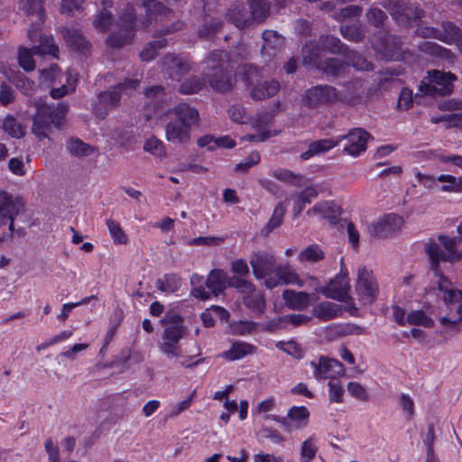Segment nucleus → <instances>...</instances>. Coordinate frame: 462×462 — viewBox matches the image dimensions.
<instances>
[{"mask_svg": "<svg viewBox=\"0 0 462 462\" xmlns=\"http://www.w3.org/2000/svg\"><path fill=\"white\" fill-rule=\"evenodd\" d=\"M319 51H328L329 52H344L345 60L339 58L327 59L318 64V67L325 74L331 77H339L349 69L352 66L357 70H369L372 65L359 54L347 51L340 41L333 36H324L320 38V47L314 51H310V47L305 45L302 48L303 61L305 63H316Z\"/></svg>", "mask_w": 462, "mask_h": 462, "instance_id": "nucleus-1", "label": "nucleus"}, {"mask_svg": "<svg viewBox=\"0 0 462 462\" xmlns=\"http://www.w3.org/2000/svg\"><path fill=\"white\" fill-rule=\"evenodd\" d=\"M64 37L66 38L67 42L75 48L76 50L85 53L89 49L88 42L85 40V38L80 34L78 31L75 30H66Z\"/></svg>", "mask_w": 462, "mask_h": 462, "instance_id": "nucleus-48", "label": "nucleus"}, {"mask_svg": "<svg viewBox=\"0 0 462 462\" xmlns=\"http://www.w3.org/2000/svg\"><path fill=\"white\" fill-rule=\"evenodd\" d=\"M246 276H233L228 277V287H233L242 293L250 294L254 291L252 282L245 279Z\"/></svg>", "mask_w": 462, "mask_h": 462, "instance_id": "nucleus-55", "label": "nucleus"}, {"mask_svg": "<svg viewBox=\"0 0 462 462\" xmlns=\"http://www.w3.org/2000/svg\"><path fill=\"white\" fill-rule=\"evenodd\" d=\"M439 161L449 170L460 169L462 170V155L458 154H439Z\"/></svg>", "mask_w": 462, "mask_h": 462, "instance_id": "nucleus-64", "label": "nucleus"}, {"mask_svg": "<svg viewBox=\"0 0 462 462\" xmlns=\"http://www.w3.org/2000/svg\"><path fill=\"white\" fill-rule=\"evenodd\" d=\"M68 112V106L59 103L56 106L38 105L33 116L32 134L39 139L48 138L54 128H60Z\"/></svg>", "mask_w": 462, "mask_h": 462, "instance_id": "nucleus-6", "label": "nucleus"}, {"mask_svg": "<svg viewBox=\"0 0 462 462\" xmlns=\"http://www.w3.org/2000/svg\"><path fill=\"white\" fill-rule=\"evenodd\" d=\"M254 351V346L246 342L236 341L232 343L230 348L223 352L221 356L228 361H235L252 355Z\"/></svg>", "mask_w": 462, "mask_h": 462, "instance_id": "nucleus-33", "label": "nucleus"}, {"mask_svg": "<svg viewBox=\"0 0 462 462\" xmlns=\"http://www.w3.org/2000/svg\"><path fill=\"white\" fill-rule=\"evenodd\" d=\"M282 296L285 304L293 310H304L310 302V296L303 291L286 290Z\"/></svg>", "mask_w": 462, "mask_h": 462, "instance_id": "nucleus-35", "label": "nucleus"}, {"mask_svg": "<svg viewBox=\"0 0 462 462\" xmlns=\"http://www.w3.org/2000/svg\"><path fill=\"white\" fill-rule=\"evenodd\" d=\"M253 273L256 279H265L273 276L276 261L270 254H254L250 259Z\"/></svg>", "mask_w": 462, "mask_h": 462, "instance_id": "nucleus-24", "label": "nucleus"}, {"mask_svg": "<svg viewBox=\"0 0 462 462\" xmlns=\"http://www.w3.org/2000/svg\"><path fill=\"white\" fill-rule=\"evenodd\" d=\"M166 45L165 39L155 40L144 46L140 53V58L143 61H150L153 60L160 49Z\"/></svg>", "mask_w": 462, "mask_h": 462, "instance_id": "nucleus-52", "label": "nucleus"}, {"mask_svg": "<svg viewBox=\"0 0 462 462\" xmlns=\"http://www.w3.org/2000/svg\"><path fill=\"white\" fill-rule=\"evenodd\" d=\"M263 44L262 47V55L266 58V61L271 60L284 46V39L276 31L265 30L262 33Z\"/></svg>", "mask_w": 462, "mask_h": 462, "instance_id": "nucleus-29", "label": "nucleus"}, {"mask_svg": "<svg viewBox=\"0 0 462 462\" xmlns=\"http://www.w3.org/2000/svg\"><path fill=\"white\" fill-rule=\"evenodd\" d=\"M118 26L119 33L124 32V35L119 37L117 32H114L106 41L107 44L114 48H119L129 43L134 37L135 23L132 6H129L126 11L120 15Z\"/></svg>", "mask_w": 462, "mask_h": 462, "instance_id": "nucleus-17", "label": "nucleus"}, {"mask_svg": "<svg viewBox=\"0 0 462 462\" xmlns=\"http://www.w3.org/2000/svg\"><path fill=\"white\" fill-rule=\"evenodd\" d=\"M260 435L262 438L270 439L273 444L283 446L285 442V438L282 434L274 429H271L268 427H264L260 430Z\"/></svg>", "mask_w": 462, "mask_h": 462, "instance_id": "nucleus-63", "label": "nucleus"}, {"mask_svg": "<svg viewBox=\"0 0 462 462\" xmlns=\"http://www.w3.org/2000/svg\"><path fill=\"white\" fill-rule=\"evenodd\" d=\"M432 285L437 288L439 296L451 312L440 318L441 325L452 328L462 325V291L455 288L452 282L442 273L437 274V280L432 282Z\"/></svg>", "mask_w": 462, "mask_h": 462, "instance_id": "nucleus-5", "label": "nucleus"}, {"mask_svg": "<svg viewBox=\"0 0 462 462\" xmlns=\"http://www.w3.org/2000/svg\"><path fill=\"white\" fill-rule=\"evenodd\" d=\"M369 134L361 128H355L347 134L338 136L340 142L345 140L346 143L343 152L350 156L356 157L366 150V143L369 139Z\"/></svg>", "mask_w": 462, "mask_h": 462, "instance_id": "nucleus-22", "label": "nucleus"}, {"mask_svg": "<svg viewBox=\"0 0 462 462\" xmlns=\"http://www.w3.org/2000/svg\"><path fill=\"white\" fill-rule=\"evenodd\" d=\"M402 225V217L396 214H387L371 223L367 230L372 236L382 238L394 234L401 229Z\"/></svg>", "mask_w": 462, "mask_h": 462, "instance_id": "nucleus-20", "label": "nucleus"}, {"mask_svg": "<svg viewBox=\"0 0 462 462\" xmlns=\"http://www.w3.org/2000/svg\"><path fill=\"white\" fill-rule=\"evenodd\" d=\"M418 32L422 37H432L448 44H456L462 53V35L459 28L450 23L442 24V30L427 27L419 29Z\"/></svg>", "mask_w": 462, "mask_h": 462, "instance_id": "nucleus-19", "label": "nucleus"}, {"mask_svg": "<svg viewBox=\"0 0 462 462\" xmlns=\"http://www.w3.org/2000/svg\"><path fill=\"white\" fill-rule=\"evenodd\" d=\"M143 149L145 152L155 156H162L165 153V145L163 142L154 136H152L145 141Z\"/></svg>", "mask_w": 462, "mask_h": 462, "instance_id": "nucleus-56", "label": "nucleus"}, {"mask_svg": "<svg viewBox=\"0 0 462 462\" xmlns=\"http://www.w3.org/2000/svg\"><path fill=\"white\" fill-rule=\"evenodd\" d=\"M261 156L257 152H252L244 161L236 165L235 170L240 172H246L253 166L260 162Z\"/></svg>", "mask_w": 462, "mask_h": 462, "instance_id": "nucleus-61", "label": "nucleus"}, {"mask_svg": "<svg viewBox=\"0 0 462 462\" xmlns=\"http://www.w3.org/2000/svg\"><path fill=\"white\" fill-rule=\"evenodd\" d=\"M232 60L226 51H214L203 62V76L210 87L217 91H226L234 85L235 79L230 74Z\"/></svg>", "mask_w": 462, "mask_h": 462, "instance_id": "nucleus-4", "label": "nucleus"}, {"mask_svg": "<svg viewBox=\"0 0 462 462\" xmlns=\"http://www.w3.org/2000/svg\"><path fill=\"white\" fill-rule=\"evenodd\" d=\"M407 324L431 328L434 321L423 310H413L407 315Z\"/></svg>", "mask_w": 462, "mask_h": 462, "instance_id": "nucleus-53", "label": "nucleus"}, {"mask_svg": "<svg viewBox=\"0 0 462 462\" xmlns=\"http://www.w3.org/2000/svg\"><path fill=\"white\" fill-rule=\"evenodd\" d=\"M68 150L70 154L76 157H87L95 151L94 147L83 143L79 139H71L68 143Z\"/></svg>", "mask_w": 462, "mask_h": 462, "instance_id": "nucleus-49", "label": "nucleus"}, {"mask_svg": "<svg viewBox=\"0 0 462 462\" xmlns=\"http://www.w3.org/2000/svg\"><path fill=\"white\" fill-rule=\"evenodd\" d=\"M206 286L208 291H206L204 287L199 285L192 289L191 294L195 298L203 300H208L211 294L218 296L228 287V276L226 273L221 269L212 270L207 277Z\"/></svg>", "mask_w": 462, "mask_h": 462, "instance_id": "nucleus-14", "label": "nucleus"}, {"mask_svg": "<svg viewBox=\"0 0 462 462\" xmlns=\"http://www.w3.org/2000/svg\"><path fill=\"white\" fill-rule=\"evenodd\" d=\"M245 304L253 311L263 313L265 308V301L260 293L247 294L245 297Z\"/></svg>", "mask_w": 462, "mask_h": 462, "instance_id": "nucleus-57", "label": "nucleus"}, {"mask_svg": "<svg viewBox=\"0 0 462 462\" xmlns=\"http://www.w3.org/2000/svg\"><path fill=\"white\" fill-rule=\"evenodd\" d=\"M229 117L237 124H246L250 121V116L245 109L239 105L232 106L228 110Z\"/></svg>", "mask_w": 462, "mask_h": 462, "instance_id": "nucleus-59", "label": "nucleus"}, {"mask_svg": "<svg viewBox=\"0 0 462 462\" xmlns=\"http://www.w3.org/2000/svg\"><path fill=\"white\" fill-rule=\"evenodd\" d=\"M181 286V279L174 273L165 274L156 282V288L164 293H173Z\"/></svg>", "mask_w": 462, "mask_h": 462, "instance_id": "nucleus-41", "label": "nucleus"}, {"mask_svg": "<svg viewBox=\"0 0 462 462\" xmlns=\"http://www.w3.org/2000/svg\"><path fill=\"white\" fill-rule=\"evenodd\" d=\"M250 13L254 22L261 23L269 14V0H250L248 2Z\"/></svg>", "mask_w": 462, "mask_h": 462, "instance_id": "nucleus-42", "label": "nucleus"}, {"mask_svg": "<svg viewBox=\"0 0 462 462\" xmlns=\"http://www.w3.org/2000/svg\"><path fill=\"white\" fill-rule=\"evenodd\" d=\"M313 369V377L317 381L334 380L345 374L344 365L335 358L320 356L310 363Z\"/></svg>", "mask_w": 462, "mask_h": 462, "instance_id": "nucleus-16", "label": "nucleus"}, {"mask_svg": "<svg viewBox=\"0 0 462 462\" xmlns=\"http://www.w3.org/2000/svg\"><path fill=\"white\" fill-rule=\"evenodd\" d=\"M106 223L115 245H125L128 243L127 236L118 222L107 219Z\"/></svg>", "mask_w": 462, "mask_h": 462, "instance_id": "nucleus-50", "label": "nucleus"}, {"mask_svg": "<svg viewBox=\"0 0 462 462\" xmlns=\"http://www.w3.org/2000/svg\"><path fill=\"white\" fill-rule=\"evenodd\" d=\"M257 328V324L253 321L248 320H239L233 322L229 326V331L232 335L236 336H246L254 331H255Z\"/></svg>", "mask_w": 462, "mask_h": 462, "instance_id": "nucleus-51", "label": "nucleus"}, {"mask_svg": "<svg viewBox=\"0 0 462 462\" xmlns=\"http://www.w3.org/2000/svg\"><path fill=\"white\" fill-rule=\"evenodd\" d=\"M41 75L45 82L52 84L50 94L53 98H60L76 88L77 74L71 70L62 74L57 65H52L42 69Z\"/></svg>", "mask_w": 462, "mask_h": 462, "instance_id": "nucleus-9", "label": "nucleus"}, {"mask_svg": "<svg viewBox=\"0 0 462 462\" xmlns=\"http://www.w3.org/2000/svg\"><path fill=\"white\" fill-rule=\"evenodd\" d=\"M438 182L442 183L440 190L447 193H462V177L451 174H440L437 177Z\"/></svg>", "mask_w": 462, "mask_h": 462, "instance_id": "nucleus-39", "label": "nucleus"}, {"mask_svg": "<svg viewBox=\"0 0 462 462\" xmlns=\"http://www.w3.org/2000/svg\"><path fill=\"white\" fill-rule=\"evenodd\" d=\"M280 89V83L276 80H266L254 86L251 91L254 99H264L274 96Z\"/></svg>", "mask_w": 462, "mask_h": 462, "instance_id": "nucleus-37", "label": "nucleus"}, {"mask_svg": "<svg viewBox=\"0 0 462 462\" xmlns=\"http://www.w3.org/2000/svg\"><path fill=\"white\" fill-rule=\"evenodd\" d=\"M28 38L32 42H39V45L32 49L21 47L18 51V62L25 71H32L35 68L33 55H52L57 56L58 48L53 42L51 36L43 35L40 32L39 24L32 25L28 30Z\"/></svg>", "mask_w": 462, "mask_h": 462, "instance_id": "nucleus-7", "label": "nucleus"}, {"mask_svg": "<svg viewBox=\"0 0 462 462\" xmlns=\"http://www.w3.org/2000/svg\"><path fill=\"white\" fill-rule=\"evenodd\" d=\"M162 66L169 78L175 81H180L191 68L189 59L174 54H167L163 58Z\"/></svg>", "mask_w": 462, "mask_h": 462, "instance_id": "nucleus-25", "label": "nucleus"}, {"mask_svg": "<svg viewBox=\"0 0 462 462\" xmlns=\"http://www.w3.org/2000/svg\"><path fill=\"white\" fill-rule=\"evenodd\" d=\"M282 283L302 286L298 274L289 265L276 266L273 276L267 277L266 280H264V284L269 289H273Z\"/></svg>", "mask_w": 462, "mask_h": 462, "instance_id": "nucleus-27", "label": "nucleus"}, {"mask_svg": "<svg viewBox=\"0 0 462 462\" xmlns=\"http://www.w3.org/2000/svg\"><path fill=\"white\" fill-rule=\"evenodd\" d=\"M342 312L343 308L340 305L330 301L321 302L314 310L315 316L322 320L338 318Z\"/></svg>", "mask_w": 462, "mask_h": 462, "instance_id": "nucleus-38", "label": "nucleus"}, {"mask_svg": "<svg viewBox=\"0 0 462 462\" xmlns=\"http://www.w3.org/2000/svg\"><path fill=\"white\" fill-rule=\"evenodd\" d=\"M152 1V0H144L143 5L148 7ZM147 15L150 24L154 21L155 23H161L162 26L173 17L172 12L161 3H154L152 9L147 8Z\"/></svg>", "mask_w": 462, "mask_h": 462, "instance_id": "nucleus-32", "label": "nucleus"}, {"mask_svg": "<svg viewBox=\"0 0 462 462\" xmlns=\"http://www.w3.org/2000/svg\"><path fill=\"white\" fill-rule=\"evenodd\" d=\"M318 452V437L315 434L307 438L300 446V462H310Z\"/></svg>", "mask_w": 462, "mask_h": 462, "instance_id": "nucleus-45", "label": "nucleus"}, {"mask_svg": "<svg viewBox=\"0 0 462 462\" xmlns=\"http://www.w3.org/2000/svg\"><path fill=\"white\" fill-rule=\"evenodd\" d=\"M457 77L450 72L431 70L428 72V81L422 80L419 90L423 95H446L452 90V83Z\"/></svg>", "mask_w": 462, "mask_h": 462, "instance_id": "nucleus-12", "label": "nucleus"}, {"mask_svg": "<svg viewBox=\"0 0 462 462\" xmlns=\"http://www.w3.org/2000/svg\"><path fill=\"white\" fill-rule=\"evenodd\" d=\"M340 214V209L333 201H321L307 211L309 217H316L328 220L336 219Z\"/></svg>", "mask_w": 462, "mask_h": 462, "instance_id": "nucleus-31", "label": "nucleus"}, {"mask_svg": "<svg viewBox=\"0 0 462 462\" xmlns=\"http://www.w3.org/2000/svg\"><path fill=\"white\" fill-rule=\"evenodd\" d=\"M362 8L358 5H349L342 8L339 12L334 14V17L338 21L346 19L358 18L361 15Z\"/></svg>", "mask_w": 462, "mask_h": 462, "instance_id": "nucleus-62", "label": "nucleus"}, {"mask_svg": "<svg viewBox=\"0 0 462 462\" xmlns=\"http://www.w3.org/2000/svg\"><path fill=\"white\" fill-rule=\"evenodd\" d=\"M185 335V326L166 327L162 335V343L159 345L160 351L168 358H180L181 356L180 341Z\"/></svg>", "mask_w": 462, "mask_h": 462, "instance_id": "nucleus-15", "label": "nucleus"}, {"mask_svg": "<svg viewBox=\"0 0 462 462\" xmlns=\"http://www.w3.org/2000/svg\"><path fill=\"white\" fill-rule=\"evenodd\" d=\"M341 267L337 276L332 279L326 286L317 287L315 291L322 293L325 297L344 302V310L348 311L351 315L357 313L354 299L349 296L350 284L348 279V273L343 263V259L340 261Z\"/></svg>", "mask_w": 462, "mask_h": 462, "instance_id": "nucleus-8", "label": "nucleus"}, {"mask_svg": "<svg viewBox=\"0 0 462 462\" xmlns=\"http://www.w3.org/2000/svg\"><path fill=\"white\" fill-rule=\"evenodd\" d=\"M43 0H19L20 8L28 15H36L37 21L42 23L44 20Z\"/></svg>", "mask_w": 462, "mask_h": 462, "instance_id": "nucleus-46", "label": "nucleus"}, {"mask_svg": "<svg viewBox=\"0 0 462 462\" xmlns=\"http://www.w3.org/2000/svg\"><path fill=\"white\" fill-rule=\"evenodd\" d=\"M0 72H2L11 82H14L18 88L25 94H29L34 87V83L24 79L19 71H15L12 68H7L5 65H0Z\"/></svg>", "mask_w": 462, "mask_h": 462, "instance_id": "nucleus-36", "label": "nucleus"}, {"mask_svg": "<svg viewBox=\"0 0 462 462\" xmlns=\"http://www.w3.org/2000/svg\"><path fill=\"white\" fill-rule=\"evenodd\" d=\"M169 115L173 117L165 125V138L173 144L187 145L191 139V128L199 125V110L187 103L175 106Z\"/></svg>", "mask_w": 462, "mask_h": 462, "instance_id": "nucleus-2", "label": "nucleus"}, {"mask_svg": "<svg viewBox=\"0 0 462 462\" xmlns=\"http://www.w3.org/2000/svg\"><path fill=\"white\" fill-rule=\"evenodd\" d=\"M138 86V79H129L110 90L101 92L98 96V103L94 107L95 115L98 118H104L108 110L118 104L121 97L119 91L128 94L129 91L135 89Z\"/></svg>", "mask_w": 462, "mask_h": 462, "instance_id": "nucleus-11", "label": "nucleus"}, {"mask_svg": "<svg viewBox=\"0 0 462 462\" xmlns=\"http://www.w3.org/2000/svg\"><path fill=\"white\" fill-rule=\"evenodd\" d=\"M286 212V206L283 203H279L274 208V210L273 212V215L267 224V228L269 230H273L276 227H278L282 222L283 216Z\"/></svg>", "mask_w": 462, "mask_h": 462, "instance_id": "nucleus-60", "label": "nucleus"}, {"mask_svg": "<svg viewBox=\"0 0 462 462\" xmlns=\"http://www.w3.org/2000/svg\"><path fill=\"white\" fill-rule=\"evenodd\" d=\"M103 10L100 11L93 21V26L96 30L105 32L108 30L112 23V14L106 10L111 6L110 0H104L102 2Z\"/></svg>", "mask_w": 462, "mask_h": 462, "instance_id": "nucleus-43", "label": "nucleus"}, {"mask_svg": "<svg viewBox=\"0 0 462 462\" xmlns=\"http://www.w3.org/2000/svg\"><path fill=\"white\" fill-rule=\"evenodd\" d=\"M391 6L390 12L393 19L401 23L406 24L412 20H417L422 17L423 11L412 5H406L404 3L398 0H390Z\"/></svg>", "mask_w": 462, "mask_h": 462, "instance_id": "nucleus-26", "label": "nucleus"}, {"mask_svg": "<svg viewBox=\"0 0 462 462\" xmlns=\"http://www.w3.org/2000/svg\"><path fill=\"white\" fill-rule=\"evenodd\" d=\"M439 109L451 111L453 114L441 117H432V123L446 122L448 127H462V100L457 98L445 100L439 104Z\"/></svg>", "mask_w": 462, "mask_h": 462, "instance_id": "nucleus-23", "label": "nucleus"}, {"mask_svg": "<svg viewBox=\"0 0 462 462\" xmlns=\"http://www.w3.org/2000/svg\"><path fill=\"white\" fill-rule=\"evenodd\" d=\"M227 19L237 28L242 29L249 26L254 21L250 11L243 3L233 4L226 13Z\"/></svg>", "mask_w": 462, "mask_h": 462, "instance_id": "nucleus-30", "label": "nucleus"}, {"mask_svg": "<svg viewBox=\"0 0 462 462\" xmlns=\"http://www.w3.org/2000/svg\"><path fill=\"white\" fill-rule=\"evenodd\" d=\"M4 131L11 137L22 138L25 134V127L13 116H7L2 125Z\"/></svg>", "mask_w": 462, "mask_h": 462, "instance_id": "nucleus-47", "label": "nucleus"}, {"mask_svg": "<svg viewBox=\"0 0 462 462\" xmlns=\"http://www.w3.org/2000/svg\"><path fill=\"white\" fill-rule=\"evenodd\" d=\"M276 402L273 397H269L262 402H260L255 408L252 410L253 414H263L264 415L265 420H271L267 418L272 414H268L275 409Z\"/></svg>", "mask_w": 462, "mask_h": 462, "instance_id": "nucleus-58", "label": "nucleus"}, {"mask_svg": "<svg viewBox=\"0 0 462 462\" xmlns=\"http://www.w3.org/2000/svg\"><path fill=\"white\" fill-rule=\"evenodd\" d=\"M355 289L359 301L363 304L372 303L378 295L379 289L375 277L365 266L357 269Z\"/></svg>", "mask_w": 462, "mask_h": 462, "instance_id": "nucleus-13", "label": "nucleus"}, {"mask_svg": "<svg viewBox=\"0 0 462 462\" xmlns=\"http://www.w3.org/2000/svg\"><path fill=\"white\" fill-rule=\"evenodd\" d=\"M325 254L319 245L313 244L303 250L298 255V261L301 263H318L323 260Z\"/></svg>", "mask_w": 462, "mask_h": 462, "instance_id": "nucleus-44", "label": "nucleus"}, {"mask_svg": "<svg viewBox=\"0 0 462 462\" xmlns=\"http://www.w3.org/2000/svg\"><path fill=\"white\" fill-rule=\"evenodd\" d=\"M272 122V116L270 114L259 115L253 121L252 126L255 130V134H249L244 135L242 141H249L254 143L264 142L270 137L276 135V132L268 130V125Z\"/></svg>", "mask_w": 462, "mask_h": 462, "instance_id": "nucleus-28", "label": "nucleus"}, {"mask_svg": "<svg viewBox=\"0 0 462 462\" xmlns=\"http://www.w3.org/2000/svg\"><path fill=\"white\" fill-rule=\"evenodd\" d=\"M459 238L440 235L437 239H430L425 245V252L430 260V267L434 272L433 281L437 280L440 262L455 263L462 258V249H457V245L462 241V221L457 226Z\"/></svg>", "mask_w": 462, "mask_h": 462, "instance_id": "nucleus-3", "label": "nucleus"}, {"mask_svg": "<svg viewBox=\"0 0 462 462\" xmlns=\"http://www.w3.org/2000/svg\"><path fill=\"white\" fill-rule=\"evenodd\" d=\"M339 143L340 139H338V136L336 138L321 139L312 142L309 145V149L303 152L300 157L303 160H308L314 155L331 150L332 148L337 146Z\"/></svg>", "mask_w": 462, "mask_h": 462, "instance_id": "nucleus-34", "label": "nucleus"}, {"mask_svg": "<svg viewBox=\"0 0 462 462\" xmlns=\"http://www.w3.org/2000/svg\"><path fill=\"white\" fill-rule=\"evenodd\" d=\"M25 215L24 202L19 196L0 192V223L8 224L9 230H15V222L23 221Z\"/></svg>", "mask_w": 462, "mask_h": 462, "instance_id": "nucleus-10", "label": "nucleus"}, {"mask_svg": "<svg viewBox=\"0 0 462 462\" xmlns=\"http://www.w3.org/2000/svg\"><path fill=\"white\" fill-rule=\"evenodd\" d=\"M205 78L200 79L195 77L186 79L180 84L179 91L183 95H192L198 93L205 86Z\"/></svg>", "mask_w": 462, "mask_h": 462, "instance_id": "nucleus-54", "label": "nucleus"}, {"mask_svg": "<svg viewBox=\"0 0 462 462\" xmlns=\"http://www.w3.org/2000/svg\"><path fill=\"white\" fill-rule=\"evenodd\" d=\"M272 420L279 422L287 431L302 430L307 427L310 419V411L305 406H292L289 409L285 417L271 415Z\"/></svg>", "mask_w": 462, "mask_h": 462, "instance_id": "nucleus-18", "label": "nucleus"}, {"mask_svg": "<svg viewBox=\"0 0 462 462\" xmlns=\"http://www.w3.org/2000/svg\"><path fill=\"white\" fill-rule=\"evenodd\" d=\"M318 192L314 187H307L300 193L297 194L294 200L293 214L299 216L306 204H310L316 197Z\"/></svg>", "mask_w": 462, "mask_h": 462, "instance_id": "nucleus-40", "label": "nucleus"}, {"mask_svg": "<svg viewBox=\"0 0 462 462\" xmlns=\"http://www.w3.org/2000/svg\"><path fill=\"white\" fill-rule=\"evenodd\" d=\"M339 98L335 88L330 86H317L308 89L303 97V103L309 107L333 103Z\"/></svg>", "mask_w": 462, "mask_h": 462, "instance_id": "nucleus-21", "label": "nucleus"}]
</instances>
